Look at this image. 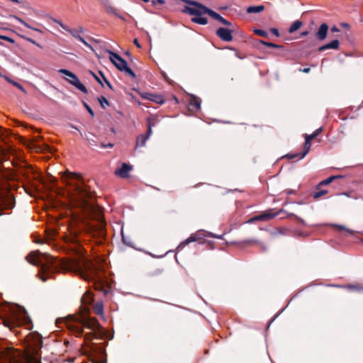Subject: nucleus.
Segmentation results:
<instances>
[{"instance_id":"4c0bfd02","label":"nucleus","mask_w":363,"mask_h":363,"mask_svg":"<svg viewBox=\"0 0 363 363\" xmlns=\"http://www.w3.org/2000/svg\"><path fill=\"white\" fill-rule=\"evenodd\" d=\"M98 100H99V102L100 103V105L103 108H105V106L104 104H106L108 106H109V102L106 99V97L101 96H100L99 98H98Z\"/></svg>"},{"instance_id":"4d7b16f0","label":"nucleus","mask_w":363,"mask_h":363,"mask_svg":"<svg viewBox=\"0 0 363 363\" xmlns=\"http://www.w3.org/2000/svg\"><path fill=\"white\" fill-rule=\"evenodd\" d=\"M308 34H309V31L308 30H305V31H303V32L301 33L300 36L301 37H305V36H307Z\"/></svg>"},{"instance_id":"0eeeda50","label":"nucleus","mask_w":363,"mask_h":363,"mask_svg":"<svg viewBox=\"0 0 363 363\" xmlns=\"http://www.w3.org/2000/svg\"><path fill=\"white\" fill-rule=\"evenodd\" d=\"M109 59L111 62L121 72H124L126 74L130 76L132 78H135V74L128 66L127 62L123 59L119 55L111 50H108Z\"/></svg>"},{"instance_id":"e433bc0d","label":"nucleus","mask_w":363,"mask_h":363,"mask_svg":"<svg viewBox=\"0 0 363 363\" xmlns=\"http://www.w3.org/2000/svg\"><path fill=\"white\" fill-rule=\"evenodd\" d=\"M149 99L157 104H162L164 102V100L162 99V97L158 95H151V97Z\"/></svg>"},{"instance_id":"de8ad7c7","label":"nucleus","mask_w":363,"mask_h":363,"mask_svg":"<svg viewBox=\"0 0 363 363\" xmlns=\"http://www.w3.org/2000/svg\"><path fill=\"white\" fill-rule=\"evenodd\" d=\"M220 23L225 26H232L233 24L231 22H230L229 21L226 20L225 18H223Z\"/></svg>"},{"instance_id":"864d4df0","label":"nucleus","mask_w":363,"mask_h":363,"mask_svg":"<svg viewBox=\"0 0 363 363\" xmlns=\"http://www.w3.org/2000/svg\"><path fill=\"white\" fill-rule=\"evenodd\" d=\"M337 227L338 228L339 230H347L349 233L350 234H352V231L350 230H347L346 229L344 226L342 225H337Z\"/></svg>"},{"instance_id":"5fc2aeb1","label":"nucleus","mask_w":363,"mask_h":363,"mask_svg":"<svg viewBox=\"0 0 363 363\" xmlns=\"http://www.w3.org/2000/svg\"><path fill=\"white\" fill-rule=\"evenodd\" d=\"M330 30L331 32L333 33H335V32H339L340 31V29L335 26H333L331 28H330Z\"/></svg>"},{"instance_id":"37998d69","label":"nucleus","mask_w":363,"mask_h":363,"mask_svg":"<svg viewBox=\"0 0 363 363\" xmlns=\"http://www.w3.org/2000/svg\"><path fill=\"white\" fill-rule=\"evenodd\" d=\"M90 74L94 77V78L96 80L98 83H99L102 86H104L102 82L99 79V77L92 71H89Z\"/></svg>"},{"instance_id":"72a5a7b5","label":"nucleus","mask_w":363,"mask_h":363,"mask_svg":"<svg viewBox=\"0 0 363 363\" xmlns=\"http://www.w3.org/2000/svg\"><path fill=\"white\" fill-rule=\"evenodd\" d=\"M18 36L20 38H21L22 39L28 41V42H30L33 45H35L36 46L39 47V48H41V46L40 45V44H38L36 41H35L33 39L30 38H28L26 35H21V34H18Z\"/></svg>"},{"instance_id":"c9c22d12","label":"nucleus","mask_w":363,"mask_h":363,"mask_svg":"<svg viewBox=\"0 0 363 363\" xmlns=\"http://www.w3.org/2000/svg\"><path fill=\"white\" fill-rule=\"evenodd\" d=\"M301 152L295 153V154H287L284 157L288 159H290V160H293V159L300 160V159L303 158V157H301Z\"/></svg>"},{"instance_id":"680f3d73","label":"nucleus","mask_w":363,"mask_h":363,"mask_svg":"<svg viewBox=\"0 0 363 363\" xmlns=\"http://www.w3.org/2000/svg\"><path fill=\"white\" fill-rule=\"evenodd\" d=\"M90 145H96V141L94 140L87 139Z\"/></svg>"},{"instance_id":"20e7f679","label":"nucleus","mask_w":363,"mask_h":363,"mask_svg":"<svg viewBox=\"0 0 363 363\" xmlns=\"http://www.w3.org/2000/svg\"><path fill=\"white\" fill-rule=\"evenodd\" d=\"M67 328L74 333L77 336L83 334L84 328H88L91 330V333L84 335V340L87 342L93 339H99L98 335H101V327L95 318L90 317H72L69 322L67 323Z\"/></svg>"},{"instance_id":"6e6552de","label":"nucleus","mask_w":363,"mask_h":363,"mask_svg":"<svg viewBox=\"0 0 363 363\" xmlns=\"http://www.w3.org/2000/svg\"><path fill=\"white\" fill-rule=\"evenodd\" d=\"M53 21L57 23L60 26V27L64 29L65 30L69 32L74 38L79 40L80 42H82L84 45H86L88 48H92L91 45L89 44L81 35L80 33H84V28L82 26H79L77 28H70L67 25L62 23L61 21L53 19Z\"/></svg>"},{"instance_id":"39448f33","label":"nucleus","mask_w":363,"mask_h":363,"mask_svg":"<svg viewBox=\"0 0 363 363\" xmlns=\"http://www.w3.org/2000/svg\"><path fill=\"white\" fill-rule=\"evenodd\" d=\"M183 2L194 6V7L184 6L182 9V12L185 13H188L191 16H202L203 14H208L213 19L219 21L220 23L222 18H223L219 13L216 11L207 8L202 4L193 1V0H182Z\"/></svg>"},{"instance_id":"3c124183","label":"nucleus","mask_w":363,"mask_h":363,"mask_svg":"<svg viewBox=\"0 0 363 363\" xmlns=\"http://www.w3.org/2000/svg\"><path fill=\"white\" fill-rule=\"evenodd\" d=\"M101 147L102 148H106V147H111H111H113V144H112V143H108V144H106H106H104V143H101Z\"/></svg>"},{"instance_id":"f3484780","label":"nucleus","mask_w":363,"mask_h":363,"mask_svg":"<svg viewBox=\"0 0 363 363\" xmlns=\"http://www.w3.org/2000/svg\"><path fill=\"white\" fill-rule=\"evenodd\" d=\"M339 45H340L339 40L335 39V40H333V41H331L329 43H327V44H325L324 45H322V46L319 47L318 51L319 52H323V51H325V50H328V49L337 50L339 48Z\"/></svg>"},{"instance_id":"49530a36","label":"nucleus","mask_w":363,"mask_h":363,"mask_svg":"<svg viewBox=\"0 0 363 363\" xmlns=\"http://www.w3.org/2000/svg\"><path fill=\"white\" fill-rule=\"evenodd\" d=\"M220 23L225 26H232L233 24L231 22H230L229 21L226 20L225 18H223Z\"/></svg>"},{"instance_id":"f03ea898","label":"nucleus","mask_w":363,"mask_h":363,"mask_svg":"<svg viewBox=\"0 0 363 363\" xmlns=\"http://www.w3.org/2000/svg\"><path fill=\"white\" fill-rule=\"evenodd\" d=\"M27 349L25 352L7 347L0 352V363H40L42 337L38 333H30L26 336Z\"/></svg>"},{"instance_id":"b1692460","label":"nucleus","mask_w":363,"mask_h":363,"mask_svg":"<svg viewBox=\"0 0 363 363\" xmlns=\"http://www.w3.org/2000/svg\"><path fill=\"white\" fill-rule=\"evenodd\" d=\"M302 26H303V23L301 21H299V20L295 21L294 22H293V23L289 27V33H294L295 31L298 30Z\"/></svg>"},{"instance_id":"a18cd8bd","label":"nucleus","mask_w":363,"mask_h":363,"mask_svg":"<svg viewBox=\"0 0 363 363\" xmlns=\"http://www.w3.org/2000/svg\"><path fill=\"white\" fill-rule=\"evenodd\" d=\"M269 32L272 33L273 35H276L277 37L279 36V32L278 29L276 28H270Z\"/></svg>"},{"instance_id":"aec40b11","label":"nucleus","mask_w":363,"mask_h":363,"mask_svg":"<svg viewBox=\"0 0 363 363\" xmlns=\"http://www.w3.org/2000/svg\"><path fill=\"white\" fill-rule=\"evenodd\" d=\"M13 18L17 20L18 22H20L21 24H23L24 26H26V28H29V29H31V30H33L35 31H37L41 34L43 33V31L40 29H38L37 28H34L31 25H30L29 23H28L26 21H25L24 20H23L22 18L16 16H14Z\"/></svg>"},{"instance_id":"ea45409f","label":"nucleus","mask_w":363,"mask_h":363,"mask_svg":"<svg viewBox=\"0 0 363 363\" xmlns=\"http://www.w3.org/2000/svg\"><path fill=\"white\" fill-rule=\"evenodd\" d=\"M242 242L245 245H257V243H258V240L250 239L244 240Z\"/></svg>"},{"instance_id":"f257e3e1","label":"nucleus","mask_w":363,"mask_h":363,"mask_svg":"<svg viewBox=\"0 0 363 363\" xmlns=\"http://www.w3.org/2000/svg\"><path fill=\"white\" fill-rule=\"evenodd\" d=\"M26 259L30 264L40 267L38 274L43 281H47L54 273L61 271L79 274L85 280L93 278L96 274V268L87 260L57 259L38 250L30 252Z\"/></svg>"},{"instance_id":"8fccbe9b","label":"nucleus","mask_w":363,"mask_h":363,"mask_svg":"<svg viewBox=\"0 0 363 363\" xmlns=\"http://www.w3.org/2000/svg\"><path fill=\"white\" fill-rule=\"evenodd\" d=\"M347 289H352V290H360L362 288L360 286H355V285H348L346 286Z\"/></svg>"},{"instance_id":"423d86ee","label":"nucleus","mask_w":363,"mask_h":363,"mask_svg":"<svg viewBox=\"0 0 363 363\" xmlns=\"http://www.w3.org/2000/svg\"><path fill=\"white\" fill-rule=\"evenodd\" d=\"M273 209H270L266 211H264L262 213L255 216L253 218H252L249 222H253V221H268L273 218H274L276 216L280 215L281 213H286V216L285 217L286 218H294L296 219V220L300 223L301 224L304 225L305 221L301 218L298 217V216L295 215L292 213H287L284 209H280L276 212H273Z\"/></svg>"},{"instance_id":"ddd939ff","label":"nucleus","mask_w":363,"mask_h":363,"mask_svg":"<svg viewBox=\"0 0 363 363\" xmlns=\"http://www.w3.org/2000/svg\"><path fill=\"white\" fill-rule=\"evenodd\" d=\"M233 30L226 28L220 27L216 31V35L224 42H230L233 39Z\"/></svg>"},{"instance_id":"13d9d810","label":"nucleus","mask_w":363,"mask_h":363,"mask_svg":"<svg viewBox=\"0 0 363 363\" xmlns=\"http://www.w3.org/2000/svg\"><path fill=\"white\" fill-rule=\"evenodd\" d=\"M133 43L138 48H141V45L139 43L138 40L137 38H135L134 40H133Z\"/></svg>"},{"instance_id":"e2e57ef3","label":"nucleus","mask_w":363,"mask_h":363,"mask_svg":"<svg viewBox=\"0 0 363 363\" xmlns=\"http://www.w3.org/2000/svg\"><path fill=\"white\" fill-rule=\"evenodd\" d=\"M286 194L289 195V194H295V191L291 190V189H290V190H286Z\"/></svg>"},{"instance_id":"bb28decb","label":"nucleus","mask_w":363,"mask_h":363,"mask_svg":"<svg viewBox=\"0 0 363 363\" xmlns=\"http://www.w3.org/2000/svg\"><path fill=\"white\" fill-rule=\"evenodd\" d=\"M191 21L194 23L200 25H206L208 23V19L206 17H202L201 16H196V17L191 18Z\"/></svg>"},{"instance_id":"774afa93","label":"nucleus","mask_w":363,"mask_h":363,"mask_svg":"<svg viewBox=\"0 0 363 363\" xmlns=\"http://www.w3.org/2000/svg\"><path fill=\"white\" fill-rule=\"evenodd\" d=\"M117 17H118L119 18L123 20V21H125V18L123 16H121L120 14L118 13V16H116Z\"/></svg>"},{"instance_id":"c756f323","label":"nucleus","mask_w":363,"mask_h":363,"mask_svg":"<svg viewBox=\"0 0 363 363\" xmlns=\"http://www.w3.org/2000/svg\"><path fill=\"white\" fill-rule=\"evenodd\" d=\"M323 130V128L320 127L318 128L316 130H315L312 134H306L305 136L312 140L313 139L315 138L320 133H322Z\"/></svg>"},{"instance_id":"6ab92c4d","label":"nucleus","mask_w":363,"mask_h":363,"mask_svg":"<svg viewBox=\"0 0 363 363\" xmlns=\"http://www.w3.org/2000/svg\"><path fill=\"white\" fill-rule=\"evenodd\" d=\"M305 137V143L303 144V150L301 152V157H304L310 151L311 147V140L308 138L307 137Z\"/></svg>"},{"instance_id":"c85d7f7f","label":"nucleus","mask_w":363,"mask_h":363,"mask_svg":"<svg viewBox=\"0 0 363 363\" xmlns=\"http://www.w3.org/2000/svg\"><path fill=\"white\" fill-rule=\"evenodd\" d=\"M258 43H260V44H262V45H264L265 46H267L269 48H283L282 45H277V44H275V43H273L266 42V41L262 40H258Z\"/></svg>"},{"instance_id":"052dcab7","label":"nucleus","mask_w":363,"mask_h":363,"mask_svg":"<svg viewBox=\"0 0 363 363\" xmlns=\"http://www.w3.org/2000/svg\"><path fill=\"white\" fill-rule=\"evenodd\" d=\"M99 74L102 77L104 81L105 82L106 84H107V82H109V81L104 77V74L102 72H99Z\"/></svg>"},{"instance_id":"a878e982","label":"nucleus","mask_w":363,"mask_h":363,"mask_svg":"<svg viewBox=\"0 0 363 363\" xmlns=\"http://www.w3.org/2000/svg\"><path fill=\"white\" fill-rule=\"evenodd\" d=\"M341 177H342L341 176H331V177L323 180L322 182H320L317 186V189H319V188L321 186L328 185V184H330L332 182H333L335 179H336L337 178H341Z\"/></svg>"},{"instance_id":"4be33fe9","label":"nucleus","mask_w":363,"mask_h":363,"mask_svg":"<svg viewBox=\"0 0 363 363\" xmlns=\"http://www.w3.org/2000/svg\"><path fill=\"white\" fill-rule=\"evenodd\" d=\"M148 139V136L145 135L144 134H140L137 137L136 139V147H143L145 145L147 140Z\"/></svg>"},{"instance_id":"a19ab883","label":"nucleus","mask_w":363,"mask_h":363,"mask_svg":"<svg viewBox=\"0 0 363 363\" xmlns=\"http://www.w3.org/2000/svg\"><path fill=\"white\" fill-rule=\"evenodd\" d=\"M0 38L1 39H3L7 42H9L11 43H14L15 41L13 39H12L11 38L9 37V36H6V35H0Z\"/></svg>"},{"instance_id":"9d476101","label":"nucleus","mask_w":363,"mask_h":363,"mask_svg":"<svg viewBox=\"0 0 363 363\" xmlns=\"http://www.w3.org/2000/svg\"><path fill=\"white\" fill-rule=\"evenodd\" d=\"M96 223L91 226V229L94 236L99 238H104L106 235V222L103 216L99 213L98 214Z\"/></svg>"},{"instance_id":"bf43d9fd","label":"nucleus","mask_w":363,"mask_h":363,"mask_svg":"<svg viewBox=\"0 0 363 363\" xmlns=\"http://www.w3.org/2000/svg\"><path fill=\"white\" fill-rule=\"evenodd\" d=\"M340 26L347 29H349L350 28V25L347 23H342Z\"/></svg>"},{"instance_id":"4468645a","label":"nucleus","mask_w":363,"mask_h":363,"mask_svg":"<svg viewBox=\"0 0 363 363\" xmlns=\"http://www.w3.org/2000/svg\"><path fill=\"white\" fill-rule=\"evenodd\" d=\"M329 26L326 23H323L314 33L315 38L320 41L324 40L328 35Z\"/></svg>"},{"instance_id":"338daca9","label":"nucleus","mask_w":363,"mask_h":363,"mask_svg":"<svg viewBox=\"0 0 363 363\" xmlns=\"http://www.w3.org/2000/svg\"><path fill=\"white\" fill-rule=\"evenodd\" d=\"M106 85L108 86L110 89L113 90V86L110 82H107Z\"/></svg>"},{"instance_id":"2f4dec72","label":"nucleus","mask_w":363,"mask_h":363,"mask_svg":"<svg viewBox=\"0 0 363 363\" xmlns=\"http://www.w3.org/2000/svg\"><path fill=\"white\" fill-rule=\"evenodd\" d=\"M328 194V191L327 190H320V191H317L315 192H314L313 194V198L314 199H318L319 198H320L321 196L325 195Z\"/></svg>"},{"instance_id":"7c9ffc66","label":"nucleus","mask_w":363,"mask_h":363,"mask_svg":"<svg viewBox=\"0 0 363 363\" xmlns=\"http://www.w3.org/2000/svg\"><path fill=\"white\" fill-rule=\"evenodd\" d=\"M155 125V123H152L151 119L150 118H147V133L144 134L145 135L148 136V138L152 135V127Z\"/></svg>"},{"instance_id":"f704fd0d","label":"nucleus","mask_w":363,"mask_h":363,"mask_svg":"<svg viewBox=\"0 0 363 363\" xmlns=\"http://www.w3.org/2000/svg\"><path fill=\"white\" fill-rule=\"evenodd\" d=\"M18 36L20 38H21L22 39L28 41V42H30L33 45H35L36 46L39 47V48H41V46L40 45V44H38L36 41H35L33 39L30 38H28L26 35H21V34H18Z\"/></svg>"},{"instance_id":"0e129e2a","label":"nucleus","mask_w":363,"mask_h":363,"mask_svg":"<svg viewBox=\"0 0 363 363\" xmlns=\"http://www.w3.org/2000/svg\"><path fill=\"white\" fill-rule=\"evenodd\" d=\"M301 71H302L303 72H305V73H308L310 72V68L309 67L304 68L303 69H301Z\"/></svg>"},{"instance_id":"dca6fc26","label":"nucleus","mask_w":363,"mask_h":363,"mask_svg":"<svg viewBox=\"0 0 363 363\" xmlns=\"http://www.w3.org/2000/svg\"><path fill=\"white\" fill-rule=\"evenodd\" d=\"M203 238L201 236V234L199 233L191 234L189 238H188L186 240H185L184 242H182L179 247H184L186 245L189 244L191 242H196L198 241L199 243L203 242Z\"/></svg>"},{"instance_id":"f8f14e48","label":"nucleus","mask_w":363,"mask_h":363,"mask_svg":"<svg viewBox=\"0 0 363 363\" xmlns=\"http://www.w3.org/2000/svg\"><path fill=\"white\" fill-rule=\"evenodd\" d=\"M89 356L98 357L99 359H103L106 355L104 343H91L89 345Z\"/></svg>"},{"instance_id":"6e6d98bb","label":"nucleus","mask_w":363,"mask_h":363,"mask_svg":"<svg viewBox=\"0 0 363 363\" xmlns=\"http://www.w3.org/2000/svg\"><path fill=\"white\" fill-rule=\"evenodd\" d=\"M315 25L314 20H311L310 21V29H311V30H313V28H314L313 27H315Z\"/></svg>"},{"instance_id":"5701e85b","label":"nucleus","mask_w":363,"mask_h":363,"mask_svg":"<svg viewBox=\"0 0 363 363\" xmlns=\"http://www.w3.org/2000/svg\"><path fill=\"white\" fill-rule=\"evenodd\" d=\"M264 9V6L263 5H259V6H250L247 8V12L248 13H260L263 11Z\"/></svg>"},{"instance_id":"1a4fd4ad","label":"nucleus","mask_w":363,"mask_h":363,"mask_svg":"<svg viewBox=\"0 0 363 363\" xmlns=\"http://www.w3.org/2000/svg\"><path fill=\"white\" fill-rule=\"evenodd\" d=\"M59 72L64 74L70 78L69 79H67L69 84L74 86L77 89L83 93H88L86 87L79 81V78L75 74L66 69H61L59 70Z\"/></svg>"},{"instance_id":"393cba45","label":"nucleus","mask_w":363,"mask_h":363,"mask_svg":"<svg viewBox=\"0 0 363 363\" xmlns=\"http://www.w3.org/2000/svg\"><path fill=\"white\" fill-rule=\"evenodd\" d=\"M93 310L96 315H103L104 306L102 302H96L93 306Z\"/></svg>"},{"instance_id":"a211bd4d","label":"nucleus","mask_w":363,"mask_h":363,"mask_svg":"<svg viewBox=\"0 0 363 363\" xmlns=\"http://www.w3.org/2000/svg\"><path fill=\"white\" fill-rule=\"evenodd\" d=\"M189 107L194 110H199L201 107V99L198 97L193 96L189 101Z\"/></svg>"},{"instance_id":"9b49d317","label":"nucleus","mask_w":363,"mask_h":363,"mask_svg":"<svg viewBox=\"0 0 363 363\" xmlns=\"http://www.w3.org/2000/svg\"><path fill=\"white\" fill-rule=\"evenodd\" d=\"M15 206V199L13 195L0 191V216L6 209H12Z\"/></svg>"},{"instance_id":"79ce46f5","label":"nucleus","mask_w":363,"mask_h":363,"mask_svg":"<svg viewBox=\"0 0 363 363\" xmlns=\"http://www.w3.org/2000/svg\"><path fill=\"white\" fill-rule=\"evenodd\" d=\"M84 106L86 108V109L87 110V111L90 113V115L93 117L94 116V113L93 110L91 109V108L85 102H84Z\"/></svg>"},{"instance_id":"cd10ccee","label":"nucleus","mask_w":363,"mask_h":363,"mask_svg":"<svg viewBox=\"0 0 363 363\" xmlns=\"http://www.w3.org/2000/svg\"><path fill=\"white\" fill-rule=\"evenodd\" d=\"M5 79L9 82L10 84H11L12 85H13L14 86L17 87L18 89H20L21 91L24 92V93H26L25 89L23 87V86L18 83L17 82H15L12 79H11L10 78H9L8 77L5 76L4 77Z\"/></svg>"},{"instance_id":"412c9836","label":"nucleus","mask_w":363,"mask_h":363,"mask_svg":"<svg viewBox=\"0 0 363 363\" xmlns=\"http://www.w3.org/2000/svg\"><path fill=\"white\" fill-rule=\"evenodd\" d=\"M65 179H67V183L70 185H72L70 180H77L79 181L81 179V175L73 173V172H67V174L65 176Z\"/></svg>"},{"instance_id":"473e14b6","label":"nucleus","mask_w":363,"mask_h":363,"mask_svg":"<svg viewBox=\"0 0 363 363\" xmlns=\"http://www.w3.org/2000/svg\"><path fill=\"white\" fill-rule=\"evenodd\" d=\"M253 32L259 36H262L264 38H268V33L264 30L256 28V29H254Z\"/></svg>"},{"instance_id":"7ed1b4c3","label":"nucleus","mask_w":363,"mask_h":363,"mask_svg":"<svg viewBox=\"0 0 363 363\" xmlns=\"http://www.w3.org/2000/svg\"><path fill=\"white\" fill-rule=\"evenodd\" d=\"M2 323L11 330L24 325L27 329L33 328V323L26 309L17 304L6 303L0 311Z\"/></svg>"},{"instance_id":"09e8293b","label":"nucleus","mask_w":363,"mask_h":363,"mask_svg":"<svg viewBox=\"0 0 363 363\" xmlns=\"http://www.w3.org/2000/svg\"><path fill=\"white\" fill-rule=\"evenodd\" d=\"M220 23L225 26H232L233 24L231 22H230L229 21L226 20L225 18H223Z\"/></svg>"},{"instance_id":"69168bd1","label":"nucleus","mask_w":363,"mask_h":363,"mask_svg":"<svg viewBox=\"0 0 363 363\" xmlns=\"http://www.w3.org/2000/svg\"><path fill=\"white\" fill-rule=\"evenodd\" d=\"M75 186H76V189H77L79 192H81V191H82V190H81V187H80V186H79V185H78V184H76Z\"/></svg>"},{"instance_id":"58836bf2","label":"nucleus","mask_w":363,"mask_h":363,"mask_svg":"<svg viewBox=\"0 0 363 363\" xmlns=\"http://www.w3.org/2000/svg\"><path fill=\"white\" fill-rule=\"evenodd\" d=\"M106 11L108 13H112L115 16H118V12H117V10L116 9H115L114 7H113L112 6H106Z\"/></svg>"},{"instance_id":"2eb2a0df","label":"nucleus","mask_w":363,"mask_h":363,"mask_svg":"<svg viewBox=\"0 0 363 363\" xmlns=\"http://www.w3.org/2000/svg\"><path fill=\"white\" fill-rule=\"evenodd\" d=\"M131 169V165L127 163H123L121 167L116 170L115 174L121 178L125 179L129 177V172Z\"/></svg>"},{"instance_id":"603ef678","label":"nucleus","mask_w":363,"mask_h":363,"mask_svg":"<svg viewBox=\"0 0 363 363\" xmlns=\"http://www.w3.org/2000/svg\"><path fill=\"white\" fill-rule=\"evenodd\" d=\"M165 3L164 0H152V5H156L157 4H164Z\"/></svg>"},{"instance_id":"c03bdc74","label":"nucleus","mask_w":363,"mask_h":363,"mask_svg":"<svg viewBox=\"0 0 363 363\" xmlns=\"http://www.w3.org/2000/svg\"><path fill=\"white\" fill-rule=\"evenodd\" d=\"M257 245H258L260 247V249L262 252H265L267 250V247L266 245H264L262 242H260L258 241V243H257Z\"/></svg>"}]
</instances>
